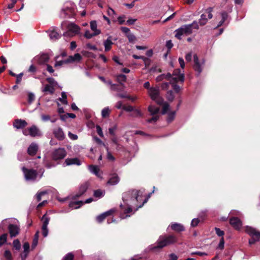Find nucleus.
Listing matches in <instances>:
<instances>
[{"mask_svg":"<svg viewBox=\"0 0 260 260\" xmlns=\"http://www.w3.org/2000/svg\"><path fill=\"white\" fill-rule=\"evenodd\" d=\"M69 63H70V61L68 58L67 59H65V60H62L60 61H56L55 63L54 66H55V67H58V66H61L63 64H67Z\"/></svg>","mask_w":260,"mask_h":260,"instance_id":"nucleus-42","label":"nucleus"},{"mask_svg":"<svg viewBox=\"0 0 260 260\" xmlns=\"http://www.w3.org/2000/svg\"><path fill=\"white\" fill-rule=\"evenodd\" d=\"M29 244L28 242H25L23 244V248H24V252L25 253L24 257H26L27 256V253L29 252Z\"/></svg>","mask_w":260,"mask_h":260,"instance_id":"nucleus-46","label":"nucleus"},{"mask_svg":"<svg viewBox=\"0 0 260 260\" xmlns=\"http://www.w3.org/2000/svg\"><path fill=\"white\" fill-rule=\"evenodd\" d=\"M27 125V123L24 120L16 119L15 120L13 125L17 129L23 128Z\"/></svg>","mask_w":260,"mask_h":260,"instance_id":"nucleus-20","label":"nucleus"},{"mask_svg":"<svg viewBox=\"0 0 260 260\" xmlns=\"http://www.w3.org/2000/svg\"><path fill=\"white\" fill-rule=\"evenodd\" d=\"M167 99L169 102H173L174 99V95L172 90H169L167 92Z\"/></svg>","mask_w":260,"mask_h":260,"instance_id":"nucleus-40","label":"nucleus"},{"mask_svg":"<svg viewBox=\"0 0 260 260\" xmlns=\"http://www.w3.org/2000/svg\"><path fill=\"white\" fill-rule=\"evenodd\" d=\"M67 155V152L64 148H59L55 149L51 153V158L54 161L62 159Z\"/></svg>","mask_w":260,"mask_h":260,"instance_id":"nucleus-6","label":"nucleus"},{"mask_svg":"<svg viewBox=\"0 0 260 260\" xmlns=\"http://www.w3.org/2000/svg\"><path fill=\"white\" fill-rule=\"evenodd\" d=\"M116 80L120 84L122 85L123 82L126 81V76L123 74H119L117 76Z\"/></svg>","mask_w":260,"mask_h":260,"instance_id":"nucleus-35","label":"nucleus"},{"mask_svg":"<svg viewBox=\"0 0 260 260\" xmlns=\"http://www.w3.org/2000/svg\"><path fill=\"white\" fill-rule=\"evenodd\" d=\"M110 111L108 108H104L102 111V115L104 118L107 117L109 116Z\"/></svg>","mask_w":260,"mask_h":260,"instance_id":"nucleus-48","label":"nucleus"},{"mask_svg":"<svg viewBox=\"0 0 260 260\" xmlns=\"http://www.w3.org/2000/svg\"><path fill=\"white\" fill-rule=\"evenodd\" d=\"M75 15V6L74 4H69L61 9V16L63 18H72Z\"/></svg>","mask_w":260,"mask_h":260,"instance_id":"nucleus-4","label":"nucleus"},{"mask_svg":"<svg viewBox=\"0 0 260 260\" xmlns=\"http://www.w3.org/2000/svg\"><path fill=\"white\" fill-rule=\"evenodd\" d=\"M162 105V109L161 111V114L162 115L166 114L169 109L170 106L169 104L165 102Z\"/></svg>","mask_w":260,"mask_h":260,"instance_id":"nucleus-43","label":"nucleus"},{"mask_svg":"<svg viewBox=\"0 0 260 260\" xmlns=\"http://www.w3.org/2000/svg\"><path fill=\"white\" fill-rule=\"evenodd\" d=\"M8 229L12 238L16 237L19 233V228L15 224H10L8 226Z\"/></svg>","mask_w":260,"mask_h":260,"instance_id":"nucleus-18","label":"nucleus"},{"mask_svg":"<svg viewBox=\"0 0 260 260\" xmlns=\"http://www.w3.org/2000/svg\"><path fill=\"white\" fill-rule=\"evenodd\" d=\"M39 236V232L37 231L34 235L32 243L31 244L32 249L35 248L38 244Z\"/></svg>","mask_w":260,"mask_h":260,"instance_id":"nucleus-33","label":"nucleus"},{"mask_svg":"<svg viewBox=\"0 0 260 260\" xmlns=\"http://www.w3.org/2000/svg\"><path fill=\"white\" fill-rule=\"evenodd\" d=\"M49 37L51 40L56 41L61 38V35L57 32L55 29L50 31L49 34Z\"/></svg>","mask_w":260,"mask_h":260,"instance_id":"nucleus-27","label":"nucleus"},{"mask_svg":"<svg viewBox=\"0 0 260 260\" xmlns=\"http://www.w3.org/2000/svg\"><path fill=\"white\" fill-rule=\"evenodd\" d=\"M127 205L128 207L125 209L124 208V206L122 204L120 205V207L122 210H123V212L125 214H126V216H129V215H127V214L132 212L133 210L131 206L133 205H129L128 204Z\"/></svg>","mask_w":260,"mask_h":260,"instance_id":"nucleus-31","label":"nucleus"},{"mask_svg":"<svg viewBox=\"0 0 260 260\" xmlns=\"http://www.w3.org/2000/svg\"><path fill=\"white\" fill-rule=\"evenodd\" d=\"M177 240V237L174 235L161 236L157 242V245L153 246L151 250L154 251L158 249H160L165 246L176 243Z\"/></svg>","mask_w":260,"mask_h":260,"instance_id":"nucleus-2","label":"nucleus"},{"mask_svg":"<svg viewBox=\"0 0 260 260\" xmlns=\"http://www.w3.org/2000/svg\"><path fill=\"white\" fill-rule=\"evenodd\" d=\"M191 255H198L200 256H203L204 255H207V254L206 252H201V251H196V252H192L190 253Z\"/></svg>","mask_w":260,"mask_h":260,"instance_id":"nucleus-61","label":"nucleus"},{"mask_svg":"<svg viewBox=\"0 0 260 260\" xmlns=\"http://www.w3.org/2000/svg\"><path fill=\"white\" fill-rule=\"evenodd\" d=\"M13 245L14 248L17 250H19L21 248V244L18 239H15L13 241Z\"/></svg>","mask_w":260,"mask_h":260,"instance_id":"nucleus-39","label":"nucleus"},{"mask_svg":"<svg viewBox=\"0 0 260 260\" xmlns=\"http://www.w3.org/2000/svg\"><path fill=\"white\" fill-rule=\"evenodd\" d=\"M35 59L37 60L38 63L44 64L47 62L49 59V56L47 53H42L39 55L35 57Z\"/></svg>","mask_w":260,"mask_h":260,"instance_id":"nucleus-16","label":"nucleus"},{"mask_svg":"<svg viewBox=\"0 0 260 260\" xmlns=\"http://www.w3.org/2000/svg\"><path fill=\"white\" fill-rule=\"evenodd\" d=\"M29 135L32 137L40 136V133L39 129L36 125H32L28 129Z\"/></svg>","mask_w":260,"mask_h":260,"instance_id":"nucleus-26","label":"nucleus"},{"mask_svg":"<svg viewBox=\"0 0 260 260\" xmlns=\"http://www.w3.org/2000/svg\"><path fill=\"white\" fill-rule=\"evenodd\" d=\"M82 59V56L79 53H76L74 55L69 56L68 59L70 61V63L76 61H79Z\"/></svg>","mask_w":260,"mask_h":260,"instance_id":"nucleus-28","label":"nucleus"},{"mask_svg":"<svg viewBox=\"0 0 260 260\" xmlns=\"http://www.w3.org/2000/svg\"><path fill=\"white\" fill-rule=\"evenodd\" d=\"M4 256L7 260H12V256L11 252L9 250H6L4 252Z\"/></svg>","mask_w":260,"mask_h":260,"instance_id":"nucleus-51","label":"nucleus"},{"mask_svg":"<svg viewBox=\"0 0 260 260\" xmlns=\"http://www.w3.org/2000/svg\"><path fill=\"white\" fill-rule=\"evenodd\" d=\"M130 115L134 117H141L143 114L140 110L134 108L133 113Z\"/></svg>","mask_w":260,"mask_h":260,"instance_id":"nucleus-34","label":"nucleus"},{"mask_svg":"<svg viewBox=\"0 0 260 260\" xmlns=\"http://www.w3.org/2000/svg\"><path fill=\"white\" fill-rule=\"evenodd\" d=\"M126 36L130 43H134L136 40V37L132 33L127 34Z\"/></svg>","mask_w":260,"mask_h":260,"instance_id":"nucleus-45","label":"nucleus"},{"mask_svg":"<svg viewBox=\"0 0 260 260\" xmlns=\"http://www.w3.org/2000/svg\"><path fill=\"white\" fill-rule=\"evenodd\" d=\"M153 101H155L159 105H162L165 103L163 98L161 97L160 95Z\"/></svg>","mask_w":260,"mask_h":260,"instance_id":"nucleus-52","label":"nucleus"},{"mask_svg":"<svg viewBox=\"0 0 260 260\" xmlns=\"http://www.w3.org/2000/svg\"><path fill=\"white\" fill-rule=\"evenodd\" d=\"M170 228L173 231L177 233H180L185 230L184 226L178 223H172L170 225Z\"/></svg>","mask_w":260,"mask_h":260,"instance_id":"nucleus-22","label":"nucleus"},{"mask_svg":"<svg viewBox=\"0 0 260 260\" xmlns=\"http://www.w3.org/2000/svg\"><path fill=\"white\" fill-rule=\"evenodd\" d=\"M89 169L91 172L94 173L96 176H98L100 169L96 166L90 165L89 166Z\"/></svg>","mask_w":260,"mask_h":260,"instance_id":"nucleus-37","label":"nucleus"},{"mask_svg":"<svg viewBox=\"0 0 260 260\" xmlns=\"http://www.w3.org/2000/svg\"><path fill=\"white\" fill-rule=\"evenodd\" d=\"M8 234L5 233L0 236V247L7 242Z\"/></svg>","mask_w":260,"mask_h":260,"instance_id":"nucleus-41","label":"nucleus"},{"mask_svg":"<svg viewBox=\"0 0 260 260\" xmlns=\"http://www.w3.org/2000/svg\"><path fill=\"white\" fill-rule=\"evenodd\" d=\"M184 80V74L181 73V71L179 69L174 70L172 75V81L174 82H183Z\"/></svg>","mask_w":260,"mask_h":260,"instance_id":"nucleus-11","label":"nucleus"},{"mask_svg":"<svg viewBox=\"0 0 260 260\" xmlns=\"http://www.w3.org/2000/svg\"><path fill=\"white\" fill-rule=\"evenodd\" d=\"M215 231L216 232V234L219 236L223 237V236L224 235V232L223 231L221 230L219 228H215Z\"/></svg>","mask_w":260,"mask_h":260,"instance_id":"nucleus-55","label":"nucleus"},{"mask_svg":"<svg viewBox=\"0 0 260 260\" xmlns=\"http://www.w3.org/2000/svg\"><path fill=\"white\" fill-rule=\"evenodd\" d=\"M160 109L159 107H155L153 105H150L148 107V111L151 113L152 115H155L158 113Z\"/></svg>","mask_w":260,"mask_h":260,"instance_id":"nucleus-29","label":"nucleus"},{"mask_svg":"<svg viewBox=\"0 0 260 260\" xmlns=\"http://www.w3.org/2000/svg\"><path fill=\"white\" fill-rule=\"evenodd\" d=\"M96 132H97V133L98 134V135L100 137H103L104 135H103V132H102V129L101 127V126L100 125H96Z\"/></svg>","mask_w":260,"mask_h":260,"instance_id":"nucleus-64","label":"nucleus"},{"mask_svg":"<svg viewBox=\"0 0 260 260\" xmlns=\"http://www.w3.org/2000/svg\"><path fill=\"white\" fill-rule=\"evenodd\" d=\"M200 220L198 218H194L192 220L191 222V225L192 227L197 226L199 223Z\"/></svg>","mask_w":260,"mask_h":260,"instance_id":"nucleus-59","label":"nucleus"},{"mask_svg":"<svg viewBox=\"0 0 260 260\" xmlns=\"http://www.w3.org/2000/svg\"><path fill=\"white\" fill-rule=\"evenodd\" d=\"M160 75L162 76V79H165L169 81L170 82L172 81V74L170 73H167L166 75L162 74Z\"/></svg>","mask_w":260,"mask_h":260,"instance_id":"nucleus-54","label":"nucleus"},{"mask_svg":"<svg viewBox=\"0 0 260 260\" xmlns=\"http://www.w3.org/2000/svg\"><path fill=\"white\" fill-rule=\"evenodd\" d=\"M93 196L95 198H101L103 196V192L101 189L95 190L93 192Z\"/></svg>","mask_w":260,"mask_h":260,"instance_id":"nucleus-47","label":"nucleus"},{"mask_svg":"<svg viewBox=\"0 0 260 260\" xmlns=\"http://www.w3.org/2000/svg\"><path fill=\"white\" fill-rule=\"evenodd\" d=\"M221 16L222 17L221 20L225 22L228 18V14L226 11H223L221 13Z\"/></svg>","mask_w":260,"mask_h":260,"instance_id":"nucleus-63","label":"nucleus"},{"mask_svg":"<svg viewBox=\"0 0 260 260\" xmlns=\"http://www.w3.org/2000/svg\"><path fill=\"white\" fill-rule=\"evenodd\" d=\"M101 34V30H96L93 33H91L89 30H86L84 34V37L87 39H91L94 36H97Z\"/></svg>","mask_w":260,"mask_h":260,"instance_id":"nucleus-30","label":"nucleus"},{"mask_svg":"<svg viewBox=\"0 0 260 260\" xmlns=\"http://www.w3.org/2000/svg\"><path fill=\"white\" fill-rule=\"evenodd\" d=\"M114 212H115V210L113 209H112L109 211H107L99 215V216H98L96 217V221L99 223L102 222L107 217L112 215Z\"/></svg>","mask_w":260,"mask_h":260,"instance_id":"nucleus-17","label":"nucleus"},{"mask_svg":"<svg viewBox=\"0 0 260 260\" xmlns=\"http://www.w3.org/2000/svg\"><path fill=\"white\" fill-rule=\"evenodd\" d=\"M106 149L107 151V158L111 161H114L115 160L114 157L112 155V154L109 151L108 147H106Z\"/></svg>","mask_w":260,"mask_h":260,"instance_id":"nucleus-57","label":"nucleus"},{"mask_svg":"<svg viewBox=\"0 0 260 260\" xmlns=\"http://www.w3.org/2000/svg\"><path fill=\"white\" fill-rule=\"evenodd\" d=\"M50 220V218L47 216L46 214H45L42 217L41 220L43 221V224L42 226V235L44 237L47 236L48 234V230L47 226L49 224V222Z\"/></svg>","mask_w":260,"mask_h":260,"instance_id":"nucleus-10","label":"nucleus"},{"mask_svg":"<svg viewBox=\"0 0 260 260\" xmlns=\"http://www.w3.org/2000/svg\"><path fill=\"white\" fill-rule=\"evenodd\" d=\"M126 16L125 15L119 16L117 19L119 24H123L125 22V18Z\"/></svg>","mask_w":260,"mask_h":260,"instance_id":"nucleus-60","label":"nucleus"},{"mask_svg":"<svg viewBox=\"0 0 260 260\" xmlns=\"http://www.w3.org/2000/svg\"><path fill=\"white\" fill-rule=\"evenodd\" d=\"M133 57L135 59H143L145 61V63H146V62L149 60L148 58H146V57H145L144 56H138L137 55L134 54V55H133Z\"/></svg>","mask_w":260,"mask_h":260,"instance_id":"nucleus-58","label":"nucleus"},{"mask_svg":"<svg viewBox=\"0 0 260 260\" xmlns=\"http://www.w3.org/2000/svg\"><path fill=\"white\" fill-rule=\"evenodd\" d=\"M213 11V7H209L205 10V13L208 14V17L209 19H211L213 17L212 12Z\"/></svg>","mask_w":260,"mask_h":260,"instance_id":"nucleus-44","label":"nucleus"},{"mask_svg":"<svg viewBox=\"0 0 260 260\" xmlns=\"http://www.w3.org/2000/svg\"><path fill=\"white\" fill-rule=\"evenodd\" d=\"M54 137L59 141H62L65 138V135L60 127L54 128L53 131Z\"/></svg>","mask_w":260,"mask_h":260,"instance_id":"nucleus-15","label":"nucleus"},{"mask_svg":"<svg viewBox=\"0 0 260 260\" xmlns=\"http://www.w3.org/2000/svg\"><path fill=\"white\" fill-rule=\"evenodd\" d=\"M245 232L251 237L249 240V245L254 244L255 242L260 241V232L255 229L247 226L245 228Z\"/></svg>","mask_w":260,"mask_h":260,"instance_id":"nucleus-3","label":"nucleus"},{"mask_svg":"<svg viewBox=\"0 0 260 260\" xmlns=\"http://www.w3.org/2000/svg\"><path fill=\"white\" fill-rule=\"evenodd\" d=\"M65 163L67 166H70L72 165L80 166L81 165L80 160L78 158H68L65 160Z\"/></svg>","mask_w":260,"mask_h":260,"instance_id":"nucleus-25","label":"nucleus"},{"mask_svg":"<svg viewBox=\"0 0 260 260\" xmlns=\"http://www.w3.org/2000/svg\"><path fill=\"white\" fill-rule=\"evenodd\" d=\"M224 238L223 237H221L220 240V241H219V243L218 244V248L221 250H222L224 249Z\"/></svg>","mask_w":260,"mask_h":260,"instance_id":"nucleus-56","label":"nucleus"},{"mask_svg":"<svg viewBox=\"0 0 260 260\" xmlns=\"http://www.w3.org/2000/svg\"><path fill=\"white\" fill-rule=\"evenodd\" d=\"M38 146L35 143H31L27 149V153L30 156H35L38 151Z\"/></svg>","mask_w":260,"mask_h":260,"instance_id":"nucleus-21","label":"nucleus"},{"mask_svg":"<svg viewBox=\"0 0 260 260\" xmlns=\"http://www.w3.org/2000/svg\"><path fill=\"white\" fill-rule=\"evenodd\" d=\"M89 186L90 183L88 181L85 182L81 184L79 186L78 192L72 196V199L73 200H76L81 197L86 192Z\"/></svg>","mask_w":260,"mask_h":260,"instance_id":"nucleus-8","label":"nucleus"},{"mask_svg":"<svg viewBox=\"0 0 260 260\" xmlns=\"http://www.w3.org/2000/svg\"><path fill=\"white\" fill-rule=\"evenodd\" d=\"M230 224L236 230H239L242 226V222L236 217H233L230 219Z\"/></svg>","mask_w":260,"mask_h":260,"instance_id":"nucleus-14","label":"nucleus"},{"mask_svg":"<svg viewBox=\"0 0 260 260\" xmlns=\"http://www.w3.org/2000/svg\"><path fill=\"white\" fill-rule=\"evenodd\" d=\"M42 91L43 92H49L50 94H53L54 92L55 89L53 86L46 84Z\"/></svg>","mask_w":260,"mask_h":260,"instance_id":"nucleus-32","label":"nucleus"},{"mask_svg":"<svg viewBox=\"0 0 260 260\" xmlns=\"http://www.w3.org/2000/svg\"><path fill=\"white\" fill-rule=\"evenodd\" d=\"M149 94L152 100H155L159 95V89L154 87H151L149 90Z\"/></svg>","mask_w":260,"mask_h":260,"instance_id":"nucleus-24","label":"nucleus"},{"mask_svg":"<svg viewBox=\"0 0 260 260\" xmlns=\"http://www.w3.org/2000/svg\"><path fill=\"white\" fill-rule=\"evenodd\" d=\"M143 191L140 190L131 189L125 192L122 194V200L124 204L128 205V202L132 205L137 207V209L141 208L147 202L148 199H145L142 204Z\"/></svg>","mask_w":260,"mask_h":260,"instance_id":"nucleus-1","label":"nucleus"},{"mask_svg":"<svg viewBox=\"0 0 260 260\" xmlns=\"http://www.w3.org/2000/svg\"><path fill=\"white\" fill-rule=\"evenodd\" d=\"M120 181V178L116 173H113L111 175L107 184L111 185H114L117 184Z\"/></svg>","mask_w":260,"mask_h":260,"instance_id":"nucleus-19","label":"nucleus"},{"mask_svg":"<svg viewBox=\"0 0 260 260\" xmlns=\"http://www.w3.org/2000/svg\"><path fill=\"white\" fill-rule=\"evenodd\" d=\"M90 28L92 30L94 31V32H95L96 30H100L96 28L97 24L96 21H91L90 22Z\"/></svg>","mask_w":260,"mask_h":260,"instance_id":"nucleus-53","label":"nucleus"},{"mask_svg":"<svg viewBox=\"0 0 260 260\" xmlns=\"http://www.w3.org/2000/svg\"><path fill=\"white\" fill-rule=\"evenodd\" d=\"M68 31L63 34V36H74L79 33L80 27L74 23H70L68 25Z\"/></svg>","mask_w":260,"mask_h":260,"instance_id":"nucleus-9","label":"nucleus"},{"mask_svg":"<svg viewBox=\"0 0 260 260\" xmlns=\"http://www.w3.org/2000/svg\"><path fill=\"white\" fill-rule=\"evenodd\" d=\"M175 114H176V111H173V112H171L168 113L167 118V121L168 123H170L173 121V120L175 118Z\"/></svg>","mask_w":260,"mask_h":260,"instance_id":"nucleus-36","label":"nucleus"},{"mask_svg":"<svg viewBox=\"0 0 260 260\" xmlns=\"http://www.w3.org/2000/svg\"><path fill=\"white\" fill-rule=\"evenodd\" d=\"M134 108L132 106H123L122 107V109L126 112H133Z\"/></svg>","mask_w":260,"mask_h":260,"instance_id":"nucleus-62","label":"nucleus"},{"mask_svg":"<svg viewBox=\"0 0 260 260\" xmlns=\"http://www.w3.org/2000/svg\"><path fill=\"white\" fill-rule=\"evenodd\" d=\"M22 170L24 174L25 178L26 180H35L37 177L38 173L34 169H28L23 167Z\"/></svg>","mask_w":260,"mask_h":260,"instance_id":"nucleus-7","label":"nucleus"},{"mask_svg":"<svg viewBox=\"0 0 260 260\" xmlns=\"http://www.w3.org/2000/svg\"><path fill=\"white\" fill-rule=\"evenodd\" d=\"M93 201V198H90L85 200L84 202L82 201H72L69 204V207L70 208L78 209L81 207L84 203L85 204H89L91 203Z\"/></svg>","mask_w":260,"mask_h":260,"instance_id":"nucleus-12","label":"nucleus"},{"mask_svg":"<svg viewBox=\"0 0 260 260\" xmlns=\"http://www.w3.org/2000/svg\"><path fill=\"white\" fill-rule=\"evenodd\" d=\"M193 61L194 64L193 68L194 70L197 73L198 76H199L202 72V65L204 64V62L200 63L198 55L195 54L193 55Z\"/></svg>","mask_w":260,"mask_h":260,"instance_id":"nucleus-13","label":"nucleus"},{"mask_svg":"<svg viewBox=\"0 0 260 260\" xmlns=\"http://www.w3.org/2000/svg\"><path fill=\"white\" fill-rule=\"evenodd\" d=\"M175 37L178 40L181 39V36L183 35H185L186 36L191 35L192 33V30H191V27L190 25L188 24H185L182 25L181 27L177 29L175 31Z\"/></svg>","mask_w":260,"mask_h":260,"instance_id":"nucleus-5","label":"nucleus"},{"mask_svg":"<svg viewBox=\"0 0 260 260\" xmlns=\"http://www.w3.org/2000/svg\"><path fill=\"white\" fill-rule=\"evenodd\" d=\"M199 22H198L197 21H193L192 23L189 24L188 25L190 26L191 30H192V29H199Z\"/></svg>","mask_w":260,"mask_h":260,"instance_id":"nucleus-49","label":"nucleus"},{"mask_svg":"<svg viewBox=\"0 0 260 260\" xmlns=\"http://www.w3.org/2000/svg\"><path fill=\"white\" fill-rule=\"evenodd\" d=\"M113 44V43L112 41V37L109 36L107 38V40L104 41L103 43V45L105 47V51L108 52L110 51L112 48V45Z\"/></svg>","mask_w":260,"mask_h":260,"instance_id":"nucleus-23","label":"nucleus"},{"mask_svg":"<svg viewBox=\"0 0 260 260\" xmlns=\"http://www.w3.org/2000/svg\"><path fill=\"white\" fill-rule=\"evenodd\" d=\"M74 255L71 253H68L63 257L62 260H74Z\"/></svg>","mask_w":260,"mask_h":260,"instance_id":"nucleus-50","label":"nucleus"},{"mask_svg":"<svg viewBox=\"0 0 260 260\" xmlns=\"http://www.w3.org/2000/svg\"><path fill=\"white\" fill-rule=\"evenodd\" d=\"M177 82H174V81H171L170 82V83L172 85L173 89L176 93H178L180 90V86L176 84Z\"/></svg>","mask_w":260,"mask_h":260,"instance_id":"nucleus-38","label":"nucleus"}]
</instances>
